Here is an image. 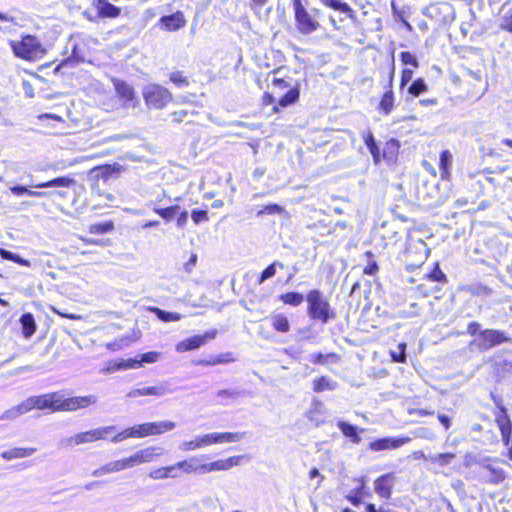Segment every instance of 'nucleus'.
Listing matches in <instances>:
<instances>
[{"mask_svg": "<svg viewBox=\"0 0 512 512\" xmlns=\"http://www.w3.org/2000/svg\"><path fill=\"white\" fill-rule=\"evenodd\" d=\"M176 423L171 420L145 422L127 427L117 433L112 442H121L127 439H142L159 436L174 430Z\"/></svg>", "mask_w": 512, "mask_h": 512, "instance_id": "obj_1", "label": "nucleus"}, {"mask_svg": "<svg viewBox=\"0 0 512 512\" xmlns=\"http://www.w3.org/2000/svg\"><path fill=\"white\" fill-rule=\"evenodd\" d=\"M365 142H366V145L369 148L370 152L372 153L374 160H378V154L376 152L377 148H376L375 140L371 133H368L367 137L365 138Z\"/></svg>", "mask_w": 512, "mask_h": 512, "instance_id": "obj_61", "label": "nucleus"}, {"mask_svg": "<svg viewBox=\"0 0 512 512\" xmlns=\"http://www.w3.org/2000/svg\"><path fill=\"white\" fill-rule=\"evenodd\" d=\"M218 331L216 329H210L204 332L202 335H194L183 339L176 344V351L179 353H185L191 350H195L203 346L206 342L216 338Z\"/></svg>", "mask_w": 512, "mask_h": 512, "instance_id": "obj_15", "label": "nucleus"}, {"mask_svg": "<svg viewBox=\"0 0 512 512\" xmlns=\"http://www.w3.org/2000/svg\"><path fill=\"white\" fill-rule=\"evenodd\" d=\"M271 327L278 333H288L291 330V324L288 317L279 311H274L269 316Z\"/></svg>", "mask_w": 512, "mask_h": 512, "instance_id": "obj_25", "label": "nucleus"}, {"mask_svg": "<svg viewBox=\"0 0 512 512\" xmlns=\"http://www.w3.org/2000/svg\"><path fill=\"white\" fill-rule=\"evenodd\" d=\"M319 15V9H313L312 13L308 12L306 9L300 10V12L295 15L297 29L299 32L304 35L315 32L320 27V23L316 19Z\"/></svg>", "mask_w": 512, "mask_h": 512, "instance_id": "obj_16", "label": "nucleus"}, {"mask_svg": "<svg viewBox=\"0 0 512 512\" xmlns=\"http://www.w3.org/2000/svg\"><path fill=\"white\" fill-rule=\"evenodd\" d=\"M307 314L313 321L327 324L337 316L329 300L318 289H311L306 295Z\"/></svg>", "mask_w": 512, "mask_h": 512, "instance_id": "obj_4", "label": "nucleus"}, {"mask_svg": "<svg viewBox=\"0 0 512 512\" xmlns=\"http://www.w3.org/2000/svg\"><path fill=\"white\" fill-rule=\"evenodd\" d=\"M191 219L195 225L209 221L208 212L202 209H193Z\"/></svg>", "mask_w": 512, "mask_h": 512, "instance_id": "obj_57", "label": "nucleus"}, {"mask_svg": "<svg viewBox=\"0 0 512 512\" xmlns=\"http://www.w3.org/2000/svg\"><path fill=\"white\" fill-rule=\"evenodd\" d=\"M337 388V382L333 381L326 375H320L313 379L312 390L314 393H322L324 391H332Z\"/></svg>", "mask_w": 512, "mask_h": 512, "instance_id": "obj_30", "label": "nucleus"}, {"mask_svg": "<svg viewBox=\"0 0 512 512\" xmlns=\"http://www.w3.org/2000/svg\"><path fill=\"white\" fill-rule=\"evenodd\" d=\"M133 396H159L163 394V388L157 386H149L138 388L132 391Z\"/></svg>", "mask_w": 512, "mask_h": 512, "instance_id": "obj_49", "label": "nucleus"}, {"mask_svg": "<svg viewBox=\"0 0 512 512\" xmlns=\"http://www.w3.org/2000/svg\"><path fill=\"white\" fill-rule=\"evenodd\" d=\"M429 255L430 249L423 240L416 239L408 241L402 252V262L406 271L414 272L420 269L427 261Z\"/></svg>", "mask_w": 512, "mask_h": 512, "instance_id": "obj_7", "label": "nucleus"}, {"mask_svg": "<svg viewBox=\"0 0 512 512\" xmlns=\"http://www.w3.org/2000/svg\"><path fill=\"white\" fill-rule=\"evenodd\" d=\"M22 334L25 338H30L35 334L37 325L32 313L27 312L21 315L20 319Z\"/></svg>", "mask_w": 512, "mask_h": 512, "instance_id": "obj_35", "label": "nucleus"}, {"mask_svg": "<svg viewBox=\"0 0 512 512\" xmlns=\"http://www.w3.org/2000/svg\"><path fill=\"white\" fill-rule=\"evenodd\" d=\"M365 256L368 259H370V261L363 268V273L365 275H370V276L376 275L379 271V266H378L377 262L373 259L374 254L372 253V251H366Z\"/></svg>", "mask_w": 512, "mask_h": 512, "instance_id": "obj_51", "label": "nucleus"}, {"mask_svg": "<svg viewBox=\"0 0 512 512\" xmlns=\"http://www.w3.org/2000/svg\"><path fill=\"white\" fill-rule=\"evenodd\" d=\"M401 61L405 65H412L413 67H418L417 58L410 52H402L400 54Z\"/></svg>", "mask_w": 512, "mask_h": 512, "instance_id": "obj_59", "label": "nucleus"}, {"mask_svg": "<svg viewBox=\"0 0 512 512\" xmlns=\"http://www.w3.org/2000/svg\"><path fill=\"white\" fill-rule=\"evenodd\" d=\"M272 84L276 89L275 93L278 94L279 96L284 94L289 88L293 86L291 85L290 82L280 78H274Z\"/></svg>", "mask_w": 512, "mask_h": 512, "instance_id": "obj_56", "label": "nucleus"}, {"mask_svg": "<svg viewBox=\"0 0 512 512\" xmlns=\"http://www.w3.org/2000/svg\"><path fill=\"white\" fill-rule=\"evenodd\" d=\"M112 82L117 94L119 97L124 99L125 102H131L135 100V91L131 85L116 78H114Z\"/></svg>", "mask_w": 512, "mask_h": 512, "instance_id": "obj_33", "label": "nucleus"}, {"mask_svg": "<svg viewBox=\"0 0 512 512\" xmlns=\"http://www.w3.org/2000/svg\"><path fill=\"white\" fill-rule=\"evenodd\" d=\"M128 468H130V467H129L127 458L125 457V458L115 460V461L109 462V463L101 466L100 468H98L97 470L94 471L93 475L102 476V475L109 474V473L119 472V471H122V470H125Z\"/></svg>", "mask_w": 512, "mask_h": 512, "instance_id": "obj_28", "label": "nucleus"}, {"mask_svg": "<svg viewBox=\"0 0 512 512\" xmlns=\"http://www.w3.org/2000/svg\"><path fill=\"white\" fill-rule=\"evenodd\" d=\"M36 452V448H21L15 447L8 450H5L1 453V457L7 461L18 459V458H26L31 456Z\"/></svg>", "mask_w": 512, "mask_h": 512, "instance_id": "obj_36", "label": "nucleus"}, {"mask_svg": "<svg viewBox=\"0 0 512 512\" xmlns=\"http://www.w3.org/2000/svg\"><path fill=\"white\" fill-rule=\"evenodd\" d=\"M162 455V449L157 446H148L126 457L129 467L140 466L156 461Z\"/></svg>", "mask_w": 512, "mask_h": 512, "instance_id": "obj_17", "label": "nucleus"}, {"mask_svg": "<svg viewBox=\"0 0 512 512\" xmlns=\"http://www.w3.org/2000/svg\"><path fill=\"white\" fill-rule=\"evenodd\" d=\"M410 441L411 439L409 437H383L370 442L369 449L372 451L393 450Z\"/></svg>", "mask_w": 512, "mask_h": 512, "instance_id": "obj_21", "label": "nucleus"}, {"mask_svg": "<svg viewBox=\"0 0 512 512\" xmlns=\"http://www.w3.org/2000/svg\"><path fill=\"white\" fill-rule=\"evenodd\" d=\"M180 210V207L178 205H172L165 208H154L153 211L159 215L163 220L166 222L171 221L178 211Z\"/></svg>", "mask_w": 512, "mask_h": 512, "instance_id": "obj_47", "label": "nucleus"}, {"mask_svg": "<svg viewBox=\"0 0 512 512\" xmlns=\"http://www.w3.org/2000/svg\"><path fill=\"white\" fill-rule=\"evenodd\" d=\"M123 171H124V167H122L117 162H114L113 164L104 163V164L97 165V166L93 167L92 169H90L88 176H89V179L95 185H98L99 182L106 183L110 180L119 178Z\"/></svg>", "mask_w": 512, "mask_h": 512, "instance_id": "obj_11", "label": "nucleus"}, {"mask_svg": "<svg viewBox=\"0 0 512 512\" xmlns=\"http://www.w3.org/2000/svg\"><path fill=\"white\" fill-rule=\"evenodd\" d=\"M278 299L284 305L297 307L303 303L304 296L302 293L297 292V291H288V292L280 294L278 296Z\"/></svg>", "mask_w": 512, "mask_h": 512, "instance_id": "obj_40", "label": "nucleus"}, {"mask_svg": "<svg viewBox=\"0 0 512 512\" xmlns=\"http://www.w3.org/2000/svg\"><path fill=\"white\" fill-rule=\"evenodd\" d=\"M83 61H84V58L79 54L77 45L73 44L72 45V55L65 62H63V64H67L70 62L80 63Z\"/></svg>", "mask_w": 512, "mask_h": 512, "instance_id": "obj_62", "label": "nucleus"}, {"mask_svg": "<svg viewBox=\"0 0 512 512\" xmlns=\"http://www.w3.org/2000/svg\"><path fill=\"white\" fill-rule=\"evenodd\" d=\"M397 349V351H390L391 360L395 363H405L407 359L406 343L402 342L398 344Z\"/></svg>", "mask_w": 512, "mask_h": 512, "instance_id": "obj_52", "label": "nucleus"}, {"mask_svg": "<svg viewBox=\"0 0 512 512\" xmlns=\"http://www.w3.org/2000/svg\"><path fill=\"white\" fill-rule=\"evenodd\" d=\"M481 331H482L481 330V325L478 322L472 321V322L468 323L466 332L470 336H475V335L479 336V333Z\"/></svg>", "mask_w": 512, "mask_h": 512, "instance_id": "obj_64", "label": "nucleus"}, {"mask_svg": "<svg viewBox=\"0 0 512 512\" xmlns=\"http://www.w3.org/2000/svg\"><path fill=\"white\" fill-rule=\"evenodd\" d=\"M210 445L238 442L244 437L241 432H213L208 434Z\"/></svg>", "mask_w": 512, "mask_h": 512, "instance_id": "obj_26", "label": "nucleus"}, {"mask_svg": "<svg viewBox=\"0 0 512 512\" xmlns=\"http://www.w3.org/2000/svg\"><path fill=\"white\" fill-rule=\"evenodd\" d=\"M495 423L497 424L502 441L505 445H508L510 442V437L512 435V423L510 417L507 413V409L502 405L497 406V410L494 413Z\"/></svg>", "mask_w": 512, "mask_h": 512, "instance_id": "obj_20", "label": "nucleus"}, {"mask_svg": "<svg viewBox=\"0 0 512 512\" xmlns=\"http://www.w3.org/2000/svg\"><path fill=\"white\" fill-rule=\"evenodd\" d=\"M98 14L100 17L115 18L120 14V9L106 0H98Z\"/></svg>", "mask_w": 512, "mask_h": 512, "instance_id": "obj_43", "label": "nucleus"}, {"mask_svg": "<svg viewBox=\"0 0 512 512\" xmlns=\"http://www.w3.org/2000/svg\"><path fill=\"white\" fill-rule=\"evenodd\" d=\"M448 283L446 274L438 262L433 264L430 271L423 274L422 281L414 286V292L418 297L426 298L442 290V287Z\"/></svg>", "mask_w": 512, "mask_h": 512, "instance_id": "obj_5", "label": "nucleus"}, {"mask_svg": "<svg viewBox=\"0 0 512 512\" xmlns=\"http://www.w3.org/2000/svg\"><path fill=\"white\" fill-rule=\"evenodd\" d=\"M338 227L344 228V225L325 220H319L309 225V229L320 244H332L335 238H337L335 233Z\"/></svg>", "mask_w": 512, "mask_h": 512, "instance_id": "obj_12", "label": "nucleus"}, {"mask_svg": "<svg viewBox=\"0 0 512 512\" xmlns=\"http://www.w3.org/2000/svg\"><path fill=\"white\" fill-rule=\"evenodd\" d=\"M48 410L49 412H62V394L50 392L38 396H32L17 406L19 413H26L31 410Z\"/></svg>", "mask_w": 512, "mask_h": 512, "instance_id": "obj_6", "label": "nucleus"}, {"mask_svg": "<svg viewBox=\"0 0 512 512\" xmlns=\"http://www.w3.org/2000/svg\"><path fill=\"white\" fill-rule=\"evenodd\" d=\"M114 430L113 426L100 427L84 432L77 433L67 439L71 446H78L85 443H92L106 439L107 435Z\"/></svg>", "mask_w": 512, "mask_h": 512, "instance_id": "obj_13", "label": "nucleus"}, {"mask_svg": "<svg viewBox=\"0 0 512 512\" xmlns=\"http://www.w3.org/2000/svg\"><path fill=\"white\" fill-rule=\"evenodd\" d=\"M143 99L148 108L163 109L172 101V93L165 87L150 83L142 90Z\"/></svg>", "mask_w": 512, "mask_h": 512, "instance_id": "obj_9", "label": "nucleus"}, {"mask_svg": "<svg viewBox=\"0 0 512 512\" xmlns=\"http://www.w3.org/2000/svg\"><path fill=\"white\" fill-rule=\"evenodd\" d=\"M148 477L154 481L169 479L166 466L156 467L148 472Z\"/></svg>", "mask_w": 512, "mask_h": 512, "instance_id": "obj_54", "label": "nucleus"}, {"mask_svg": "<svg viewBox=\"0 0 512 512\" xmlns=\"http://www.w3.org/2000/svg\"><path fill=\"white\" fill-rule=\"evenodd\" d=\"M170 80L178 86H187L189 84L187 78L181 72H173L170 75Z\"/></svg>", "mask_w": 512, "mask_h": 512, "instance_id": "obj_60", "label": "nucleus"}, {"mask_svg": "<svg viewBox=\"0 0 512 512\" xmlns=\"http://www.w3.org/2000/svg\"><path fill=\"white\" fill-rule=\"evenodd\" d=\"M499 27L512 33V11L504 12L499 18Z\"/></svg>", "mask_w": 512, "mask_h": 512, "instance_id": "obj_55", "label": "nucleus"}, {"mask_svg": "<svg viewBox=\"0 0 512 512\" xmlns=\"http://www.w3.org/2000/svg\"><path fill=\"white\" fill-rule=\"evenodd\" d=\"M286 266L284 263L275 260L272 263H270L265 269L262 270V272L257 277V284H262L268 279H271L276 275L277 269H284Z\"/></svg>", "mask_w": 512, "mask_h": 512, "instance_id": "obj_39", "label": "nucleus"}, {"mask_svg": "<svg viewBox=\"0 0 512 512\" xmlns=\"http://www.w3.org/2000/svg\"><path fill=\"white\" fill-rule=\"evenodd\" d=\"M160 353L156 351L146 352L140 355L139 359L112 360L107 363L106 370L115 372L118 370L135 369L143 366L144 363L152 364L158 361Z\"/></svg>", "mask_w": 512, "mask_h": 512, "instance_id": "obj_10", "label": "nucleus"}, {"mask_svg": "<svg viewBox=\"0 0 512 512\" xmlns=\"http://www.w3.org/2000/svg\"><path fill=\"white\" fill-rule=\"evenodd\" d=\"M426 90L427 85L421 78L415 80L408 89L409 93L412 94L413 96H418L420 93L425 92Z\"/></svg>", "mask_w": 512, "mask_h": 512, "instance_id": "obj_58", "label": "nucleus"}, {"mask_svg": "<svg viewBox=\"0 0 512 512\" xmlns=\"http://www.w3.org/2000/svg\"><path fill=\"white\" fill-rule=\"evenodd\" d=\"M11 46L15 55L25 60L40 59L46 53L41 42L32 35L23 37L20 42H12Z\"/></svg>", "mask_w": 512, "mask_h": 512, "instance_id": "obj_8", "label": "nucleus"}, {"mask_svg": "<svg viewBox=\"0 0 512 512\" xmlns=\"http://www.w3.org/2000/svg\"><path fill=\"white\" fill-rule=\"evenodd\" d=\"M198 460V457L183 459L181 461L176 462L175 466L177 467L178 471H182L185 474H206L215 471H226L235 466H238L243 460V456H231L226 459H219L213 462L196 464Z\"/></svg>", "mask_w": 512, "mask_h": 512, "instance_id": "obj_2", "label": "nucleus"}, {"mask_svg": "<svg viewBox=\"0 0 512 512\" xmlns=\"http://www.w3.org/2000/svg\"><path fill=\"white\" fill-rule=\"evenodd\" d=\"M337 427L340 429V431L345 437L351 440L352 443L359 444L361 442L359 430L356 426L345 421H339L337 423Z\"/></svg>", "mask_w": 512, "mask_h": 512, "instance_id": "obj_37", "label": "nucleus"}, {"mask_svg": "<svg viewBox=\"0 0 512 512\" xmlns=\"http://www.w3.org/2000/svg\"><path fill=\"white\" fill-rule=\"evenodd\" d=\"M394 77V67H392L390 73H389V90L383 95L379 108L380 110L388 115L392 109H393V103H394V95L392 91V81Z\"/></svg>", "mask_w": 512, "mask_h": 512, "instance_id": "obj_32", "label": "nucleus"}, {"mask_svg": "<svg viewBox=\"0 0 512 512\" xmlns=\"http://www.w3.org/2000/svg\"><path fill=\"white\" fill-rule=\"evenodd\" d=\"M319 1L324 6L330 8L334 11H337L341 14H344L349 19L354 20L356 18L355 12L353 11V9L346 2H343L342 0H319Z\"/></svg>", "mask_w": 512, "mask_h": 512, "instance_id": "obj_29", "label": "nucleus"}, {"mask_svg": "<svg viewBox=\"0 0 512 512\" xmlns=\"http://www.w3.org/2000/svg\"><path fill=\"white\" fill-rule=\"evenodd\" d=\"M80 239L88 245H98V246H108L111 242L108 239H93V238H84L80 237Z\"/></svg>", "mask_w": 512, "mask_h": 512, "instance_id": "obj_63", "label": "nucleus"}, {"mask_svg": "<svg viewBox=\"0 0 512 512\" xmlns=\"http://www.w3.org/2000/svg\"><path fill=\"white\" fill-rule=\"evenodd\" d=\"M456 457V454L453 452L439 453L430 458L432 463H435L439 466H446L451 463V461Z\"/></svg>", "mask_w": 512, "mask_h": 512, "instance_id": "obj_50", "label": "nucleus"}, {"mask_svg": "<svg viewBox=\"0 0 512 512\" xmlns=\"http://www.w3.org/2000/svg\"><path fill=\"white\" fill-rule=\"evenodd\" d=\"M234 361L232 353H224L216 356H211L208 359L199 360L198 364L201 366H215L219 364H227Z\"/></svg>", "mask_w": 512, "mask_h": 512, "instance_id": "obj_44", "label": "nucleus"}, {"mask_svg": "<svg viewBox=\"0 0 512 512\" xmlns=\"http://www.w3.org/2000/svg\"><path fill=\"white\" fill-rule=\"evenodd\" d=\"M154 314L163 322H176L181 319V315L178 313L167 312L160 308L154 307L152 308Z\"/></svg>", "mask_w": 512, "mask_h": 512, "instance_id": "obj_48", "label": "nucleus"}, {"mask_svg": "<svg viewBox=\"0 0 512 512\" xmlns=\"http://www.w3.org/2000/svg\"><path fill=\"white\" fill-rule=\"evenodd\" d=\"M357 486L352 489L346 496V500L349 501L353 506H359L363 499L370 496V492L367 490V484L364 477L356 479Z\"/></svg>", "mask_w": 512, "mask_h": 512, "instance_id": "obj_24", "label": "nucleus"}, {"mask_svg": "<svg viewBox=\"0 0 512 512\" xmlns=\"http://www.w3.org/2000/svg\"><path fill=\"white\" fill-rule=\"evenodd\" d=\"M207 446H210L209 437H208V434H204V435L197 436L194 439L185 442L183 449L186 451H192V450H197V449L204 448Z\"/></svg>", "mask_w": 512, "mask_h": 512, "instance_id": "obj_45", "label": "nucleus"}, {"mask_svg": "<svg viewBox=\"0 0 512 512\" xmlns=\"http://www.w3.org/2000/svg\"><path fill=\"white\" fill-rule=\"evenodd\" d=\"M285 212V209L276 203H271L264 205L258 212V216L262 215H275V214H282Z\"/></svg>", "mask_w": 512, "mask_h": 512, "instance_id": "obj_53", "label": "nucleus"}, {"mask_svg": "<svg viewBox=\"0 0 512 512\" xmlns=\"http://www.w3.org/2000/svg\"><path fill=\"white\" fill-rule=\"evenodd\" d=\"M300 95L299 86L293 85L291 88H289L284 94H282L277 101V104L282 107H288L292 104H294L298 99Z\"/></svg>", "mask_w": 512, "mask_h": 512, "instance_id": "obj_38", "label": "nucleus"}, {"mask_svg": "<svg viewBox=\"0 0 512 512\" xmlns=\"http://www.w3.org/2000/svg\"><path fill=\"white\" fill-rule=\"evenodd\" d=\"M511 338L504 331L496 329H484L479 333L478 347L488 350L503 343H508Z\"/></svg>", "mask_w": 512, "mask_h": 512, "instance_id": "obj_14", "label": "nucleus"}, {"mask_svg": "<svg viewBox=\"0 0 512 512\" xmlns=\"http://www.w3.org/2000/svg\"><path fill=\"white\" fill-rule=\"evenodd\" d=\"M75 185V179L71 176H60L50 179L45 182L35 184L36 188H49V187H71Z\"/></svg>", "mask_w": 512, "mask_h": 512, "instance_id": "obj_34", "label": "nucleus"}, {"mask_svg": "<svg viewBox=\"0 0 512 512\" xmlns=\"http://www.w3.org/2000/svg\"><path fill=\"white\" fill-rule=\"evenodd\" d=\"M425 170L440 181L451 180V162H423Z\"/></svg>", "mask_w": 512, "mask_h": 512, "instance_id": "obj_22", "label": "nucleus"}, {"mask_svg": "<svg viewBox=\"0 0 512 512\" xmlns=\"http://www.w3.org/2000/svg\"><path fill=\"white\" fill-rule=\"evenodd\" d=\"M10 191L16 196H21L23 194H27V195L33 196V197H47V196L63 197L64 196V193L61 191L41 192V191L31 190L25 186H20V185L12 186L10 188Z\"/></svg>", "mask_w": 512, "mask_h": 512, "instance_id": "obj_31", "label": "nucleus"}, {"mask_svg": "<svg viewBox=\"0 0 512 512\" xmlns=\"http://www.w3.org/2000/svg\"><path fill=\"white\" fill-rule=\"evenodd\" d=\"M159 22L168 31H177L184 27L186 24L185 17L181 11H177L174 14L163 16Z\"/></svg>", "mask_w": 512, "mask_h": 512, "instance_id": "obj_27", "label": "nucleus"}, {"mask_svg": "<svg viewBox=\"0 0 512 512\" xmlns=\"http://www.w3.org/2000/svg\"><path fill=\"white\" fill-rule=\"evenodd\" d=\"M481 469L484 483L499 484L506 478L505 471L501 467L495 466L491 463L482 465Z\"/></svg>", "mask_w": 512, "mask_h": 512, "instance_id": "obj_23", "label": "nucleus"}, {"mask_svg": "<svg viewBox=\"0 0 512 512\" xmlns=\"http://www.w3.org/2000/svg\"><path fill=\"white\" fill-rule=\"evenodd\" d=\"M115 230V224L112 220H106L99 223H93L88 226V232L92 235H104Z\"/></svg>", "mask_w": 512, "mask_h": 512, "instance_id": "obj_41", "label": "nucleus"}, {"mask_svg": "<svg viewBox=\"0 0 512 512\" xmlns=\"http://www.w3.org/2000/svg\"><path fill=\"white\" fill-rule=\"evenodd\" d=\"M395 482V472L384 473L374 479V491L381 499L389 500L393 494Z\"/></svg>", "mask_w": 512, "mask_h": 512, "instance_id": "obj_18", "label": "nucleus"}, {"mask_svg": "<svg viewBox=\"0 0 512 512\" xmlns=\"http://www.w3.org/2000/svg\"><path fill=\"white\" fill-rule=\"evenodd\" d=\"M341 357L336 352L330 353H315L311 356L310 362L314 365H327L329 362L338 363L340 362Z\"/></svg>", "mask_w": 512, "mask_h": 512, "instance_id": "obj_42", "label": "nucleus"}, {"mask_svg": "<svg viewBox=\"0 0 512 512\" xmlns=\"http://www.w3.org/2000/svg\"><path fill=\"white\" fill-rule=\"evenodd\" d=\"M409 230L398 220L385 221L376 229L374 238L385 250H394L408 237Z\"/></svg>", "mask_w": 512, "mask_h": 512, "instance_id": "obj_3", "label": "nucleus"}, {"mask_svg": "<svg viewBox=\"0 0 512 512\" xmlns=\"http://www.w3.org/2000/svg\"><path fill=\"white\" fill-rule=\"evenodd\" d=\"M0 256L5 259L17 263L24 267H30L31 262L28 259L21 257L18 254L12 253L11 251L0 248Z\"/></svg>", "mask_w": 512, "mask_h": 512, "instance_id": "obj_46", "label": "nucleus"}, {"mask_svg": "<svg viewBox=\"0 0 512 512\" xmlns=\"http://www.w3.org/2000/svg\"><path fill=\"white\" fill-rule=\"evenodd\" d=\"M97 402L94 395L65 397L62 394V412H73L80 409H86Z\"/></svg>", "mask_w": 512, "mask_h": 512, "instance_id": "obj_19", "label": "nucleus"}]
</instances>
